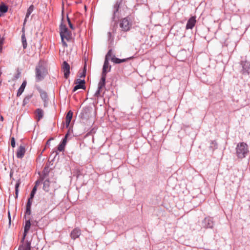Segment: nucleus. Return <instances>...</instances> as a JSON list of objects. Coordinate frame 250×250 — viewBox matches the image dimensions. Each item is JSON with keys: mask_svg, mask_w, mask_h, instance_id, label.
I'll return each mask as SVG.
<instances>
[{"mask_svg": "<svg viewBox=\"0 0 250 250\" xmlns=\"http://www.w3.org/2000/svg\"><path fill=\"white\" fill-rule=\"evenodd\" d=\"M60 34L62 42L64 47H67V42L71 41L72 39V34L69 31L66 25L62 21L60 25Z\"/></svg>", "mask_w": 250, "mask_h": 250, "instance_id": "1", "label": "nucleus"}, {"mask_svg": "<svg viewBox=\"0 0 250 250\" xmlns=\"http://www.w3.org/2000/svg\"><path fill=\"white\" fill-rule=\"evenodd\" d=\"M133 20L131 16H128L121 19L119 22V27L123 32L129 31L132 26Z\"/></svg>", "mask_w": 250, "mask_h": 250, "instance_id": "2", "label": "nucleus"}, {"mask_svg": "<svg viewBox=\"0 0 250 250\" xmlns=\"http://www.w3.org/2000/svg\"><path fill=\"white\" fill-rule=\"evenodd\" d=\"M249 153V147L248 145L241 142L237 144L236 147V153L237 157L240 159L245 158Z\"/></svg>", "mask_w": 250, "mask_h": 250, "instance_id": "3", "label": "nucleus"}, {"mask_svg": "<svg viewBox=\"0 0 250 250\" xmlns=\"http://www.w3.org/2000/svg\"><path fill=\"white\" fill-rule=\"evenodd\" d=\"M80 116L83 120L93 121L95 117V112L92 108L85 107L82 110Z\"/></svg>", "mask_w": 250, "mask_h": 250, "instance_id": "4", "label": "nucleus"}, {"mask_svg": "<svg viewBox=\"0 0 250 250\" xmlns=\"http://www.w3.org/2000/svg\"><path fill=\"white\" fill-rule=\"evenodd\" d=\"M36 79L37 82L43 80L47 73V71L42 64H39L36 67Z\"/></svg>", "mask_w": 250, "mask_h": 250, "instance_id": "5", "label": "nucleus"}, {"mask_svg": "<svg viewBox=\"0 0 250 250\" xmlns=\"http://www.w3.org/2000/svg\"><path fill=\"white\" fill-rule=\"evenodd\" d=\"M241 65L242 67L241 73L245 75H248L250 74V62L247 61H242L241 62Z\"/></svg>", "mask_w": 250, "mask_h": 250, "instance_id": "6", "label": "nucleus"}, {"mask_svg": "<svg viewBox=\"0 0 250 250\" xmlns=\"http://www.w3.org/2000/svg\"><path fill=\"white\" fill-rule=\"evenodd\" d=\"M21 244L20 245L18 250H31V243L28 241H25V239L22 241V238L21 240Z\"/></svg>", "mask_w": 250, "mask_h": 250, "instance_id": "7", "label": "nucleus"}, {"mask_svg": "<svg viewBox=\"0 0 250 250\" xmlns=\"http://www.w3.org/2000/svg\"><path fill=\"white\" fill-rule=\"evenodd\" d=\"M62 68L65 78L67 79L70 74L69 64L66 61H64L62 64Z\"/></svg>", "mask_w": 250, "mask_h": 250, "instance_id": "8", "label": "nucleus"}, {"mask_svg": "<svg viewBox=\"0 0 250 250\" xmlns=\"http://www.w3.org/2000/svg\"><path fill=\"white\" fill-rule=\"evenodd\" d=\"M122 2V0H117L113 7V16L112 19L114 21L117 17V13L119 11V9Z\"/></svg>", "mask_w": 250, "mask_h": 250, "instance_id": "9", "label": "nucleus"}, {"mask_svg": "<svg viewBox=\"0 0 250 250\" xmlns=\"http://www.w3.org/2000/svg\"><path fill=\"white\" fill-rule=\"evenodd\" d=\"M196 23V17L195 16H192L190 17L186 24V28L187 30L188 29H192Z\"/></svg>", "mask_w": 250, "mask_h": 250, "instance_id": "10", "label": "nucleus"}, {"mask_svg": "<svg viewBox=\"0 0 250 250\" xmlns=\"http://www.w3.org/2000/svg\"><path fill=\"white\" fill-rule=\"evenodd\" d=\"M77 84L73 88V91L75 92L79 89H85V81L84 80L77 79L76 82Z\"/></svg>", "mask_w": 250, "mask_h": 250, "instance_id": "11", "label": "nucleus"}, {"mask_svg": "<svg viewBox=\"0 0 250 250\" xmlns=\"http://www.w3.org/2000/svg\"><path fill=\"white\" fill-rule=\"evenodd\" d=\"M81 234V230L80 229L77 228L73 229L71 233L70 237L72 239H76L78 238Z\"/></svg>", "mask_w": 250, "mask_h": 250, "instance_id": "12", "label": "nucleus"}, {"mask_svg": "<svg viewBox=\"0 0 250 250\" xmlns=\"http://www.w3.org/2000/svg\"><path fill=\"white\" fill-rule=\"evenodd\" d=\"M25 153V147L22 146H20L17 150L16 156L18 158H22L23 157Z\"/></svg>", "mask_w": 250, "mask_h": 250, "instance_id": "13", "label": "nucleus"}, {"mask_svg": "<svg viewBox=\"0 0 250 250\" xmlns=\"http://www.w3.org/2000/svg\"><path fill=\"white\" fill-rule=\"evenodd\" d=\"M31 227V223L30 219H28V220H26L25 223V226H24V233H23V236L22 237V241L25 239V238L27 235V233H28V231L29 230Z\"/></svg>", "mask_w": 250, "mask_h": 250, "instance_id": "14", "label": "nucleus"}, {"mask_svg": "<svg viewBox=\"0 0 250 250\" xmlns=\"http://www.w3.org/2000/svg\"><path fill=\"white\" fill-rule=\"evenodd\" d=\"M68 126H69V127L68 128L67 133L65 134L64 138L62 140V141L60 143L64 146L66 144L67 139L69 137L70 134L72 133V129L71 128H72L73 126H66L67 127H68Z\"/></svg>", "mask_w": 250, "mask_h": 250, "instance_id": "15", "label": "nucleus"}, {"mask_svg": "<svg viewBox=\"0 0 250 250\" xmlns=\"http://www.w3.org/2000/svg\"><path fill=\"white\" fill-rule=\"evenodd\" d=\"M106 77V74H102L101 79L98 83V87L99 88V89H102L105 87Z\"/></svg>", "mask_w": 250, "mask_h": 250, "instance_id": "16", "label": "nucleus"}, {"mask_svg": "<svg viewBox=\"0 0 250 250\" xmlns=\"http://www.w3.org/2000/svg\"><path fill=\"white\" fill-rule=\"evenodd\" d=\"M132 57L128 58L126 59H120L115 57V56H113V57L111 58V61L115 63H120L122 62H124L127 61L128 60L131 59Z\"/></svg>", "mask_w": 250, "mask_h": 250, "instance_id": "17", "label": "nucleus"}, {"mask_svg": "<svg viewBox=\"0 0 250 250\" xmlns=\"http://www.w3.org/2000/svg\"><path fill=\"white\" fill-rule=\"evenodd\" d=\"M26 85V81H24L22 82V83L21 85V86L20 87V88L18 90V92L17 93V96L18 97L21 96V94L23 93V92L24 90Z\"/></svg>", "mask_w": 250, "mask_h": 250, "instance_id": "18", "label": "nucleus"}, {"mask_svg": "<svg viewBox=\"0 0 250 250\" xmlns=\"http://www.w3.org/2000/svg\"><path fill=\"white\" fill-rule=\"evenodd\" d=\"M73 114L72 111L71 110L67 112L65 117V125H69L73 116Z\"/></svg>", "mask_w": 250, "mask_h": 250, "instance_id": "19", "label": "nucleus"}, {"mask_svg": "<svg viewBox=\"0 0 250 250\" xmlns=\"http://www.w3.org/2000/svg\"><path fill=\"white\" fill-rule=\"evenodd\" d=\"M109 67V71L110 69L111 66H109L108 61L106 60H104V65H103V72H102V75H104V74H106V75L107 69Z\"/></svg>", "mask_w": 250, "mask_h": 250, "instance_id": "20", "label": "nucleus"}, {"mask_svg": "<svg viewBox=\"0 0 250 250\" xmlns=\"http://www.w3.org/2000/svg\"><path fill=\"white\" fill-rule=\"evenodd\" d=\"M37 120L39 121L42 118L43 116V111L41 108H38L36 111Z\"/></svg>", "mask_w": 250, "mask_h": 250, "instance_id": "21", "label": "nucleus"}, {"mask_svg": "<svg viewBox=\"0 0 250 250\" xmlns=\"http://www.w3.org/2000/svg\"><path fill=\"white\" fill-rule=\"evenodd\" d=\"M205 223H208L206 225V227L207 228H212L213 226V222L210 218H206L204 220Z\"/></svg>", "mask_w": 250, "mask_h": 250, "instance_id": "22", "label": "nucleus"}, {"mask_svg": "<svg viewBox=\"0 0 250 250\" xmlns=\"http://www.w3.org/2000/svg\"><path fill=\"white\" fill-rule=\"evenodd\" d=\"M50 181L49 179H46L43 182V189L45 191L49 190Z\"/></svg>", "mask_w": 250, "mask_h": 250, "instance_id": "23", "label": "nucleus"}, {"mask_svg": "<svg viewBox=\"0 0 250 250\" xmlns=\"http://www.w3.org/2000/svg\"><path fill=\"white\" fill-rule=\"evenodd\" d=\"M39 93L40 94V96H41L42 99L44 101H46L48 98V95H47V93L45 91L42 90L41 89H40L39 90Z\"/></svg>", "mask_w": 250, "mask_h": 250, "instance_id": "24", "label": "nucleus"}, {"mask_svg": "<svg viewBox=\"0 0 250 250\" xmlns=\"http://www.w3.org/2000/svg\"><path fill=\"white\" fill-rule=\"evenodd\" d=\"M8 7L5 4L0 5V17L8 11Z\"/></svg>", "mask_w": 250, "mask_h": 250, "instance_id": "25", "label": "nucleus"}, {"mask_svg": "<svg viewBox=\"0 0 250 250\" xmlns=\"http://www.w3.org/2000/svg\"><path fill=\"white\" fill-rule=\"evenodd\" d=\"M33 10H34V6L33 5H30V7L27 9L25 18L24 20V22H25L26 19L29 17L30 14L32 13Z\"/></svg>", "mask_w": 250, "mask_h": 250, "instance_id": "26", "label": "nucleus"}, {"mask_svg": "<svg viewBox=\"0 0 250 250\" xmlns=\"http://www.w3.org/2000/svg\"><path fill=\"white\" fill-rule=\"evenodd\" d=\"M21 42L23 49L26 48L27 46V43L26 42V39L24 33L22 34V35H21Z\"/></svg>", "mask_w": 250, "mask_h": 250, "instance_id": "27", "label": "nucleus"}, {"mask_svg": "<svg viewBox=\"0 0 250 250\" xmlns=\"http://www.w3.org/2000/svg\"><path fill=\"white\" fill-rule=\"evenodd\" d=\"M113 56L114 55L113 54L112 50V49H110L105 56V60L109 61V60L110 59L111 60V58L113 57Z\"/></svg>", "mask_w": 250, "mask_h": 250, "instance_id": "28", "label": "nucleus"}, {"mask_svg": "<svg viewBox=\"0 0 250 250\" xmlns=\"http://www.w3.org/2000/svg\"><path fill=\"white\" fill-rule=\"evenodd\" d=\"M21 184L20 180H18L15 185V198H17L19 193V188Z\"/></svg>", "mask_w": 250, "mask_h": 250, "instance_id": "29", "label": "nucleus"}, {"mask_svg": "<svg viewBox=\"0 0 250 250\" xmlns=\"http://www.w3.org/2000/svg\"><path fill=\"white\" fill-rule=\"evenodd\" d=\"M32 97V94L26 96L23 99V104L25 105L27 104H28Z\"/></svg>", "mask_w": 250, "mask_h": 250, "instance_id": "30", "label": "nucleus"}, {"mask_svg": "<svg viewBox=\"0 0 250 250\" xmlns=\"http://www.w3.org/2000/svg\"><path fill=\"white\" fill-rule=\"evenodd\" d=\"M31 206H26V210L25 212L24 217H26V215H30L31 214Z\"/></svg>", "mask_w": 250, "mask_h": 250, "instance_id": "31", "label": "nucleus"}, {"mask_svg": "<svg viewBox=\"0 0 250 250\" xmlns=\"http://www.w3.org/2000/svg\"><path fill=\"white\" fill-rule=\"evenodd\" d=\"M97 130V128L96 127H93L92 128L90 129V131H88L85 135L86 136H88L89 135H91L93 134H94L96 132V131Z\"/></svg>", "mask_w": 250, "mask_h": 250, "instance_id": "32", "label": "nucleus"}, {"mask_svg": "<svg viewBox=\"0 0 250 250\" xmlns=\"http://www.w3.org/2000/svg\"><path fill=\"white\" fill-rule=\"evenodd\" d=\"M36 191H37V188H36V185H35L34 188H33L32 190V191L30 193V197H31V198H33L34 197V195L36 192Z\"/></svg>", "mask_w": 250, "mask_h": 250, "instance_id": "33", "label": "nucleus"}, {"mask_svg": "<svg viewBox=\"0 0 250 250\" xmlns=\"http://www.w3.org/2000/svg\"><path fill=\"white\" fill-rule=\"evenodd\" d=\"M67 21H68V23L69 24V27L72 29V30H74L75 29V28L74 27V26L73 25V24H72L69 18H68V16H67Z\"/></svg>", "mask_w": 250, "mask_h": 250, "instance_id": "34", "label": "nucleus"}, {"mask_svg": "<svg viewBox=\"0 0 250 250\" xmlns=\"http://www.w3.org/2000/svg\"><path fill=\"white\" fill-rule=\"evenodd\" d=\"M65 146L63 145H62V144H60L58 146V150L60 151H62L64 149Z\"/></svg>", "mask_w": 250, "mask_h": 250, "instance_id": "35", "label": "nucleus"}, {"mask_svg": "<svg viewBox=\"0 0 250 250\" xmlns=\"http://www.w3.org/2000/svg\"><path fill=\"white\" fill-rule=\"evenodd\" d=\"M86 73L85 66L84 67L83 72L80 73V77H85Z\"/></svg>", "mask_w": 250, "mask_h": 250, "instance_id": "36", "label": "nucleus"}, {"mask_svg": "<svg viewBox=\"0 0 250 250\" xmlns=\"http://www.w3.org/2000/svg\"><path fill=\"white\" fill-rule=\"evenodd\" d=\"M11 144L12 147H15L16 146L15 140L14 137H12L11 139Z\"/></svg>", "mask_w": 250, "mask_h": 250, "instance_id": "37", "label": "nucleus"}, {"mask_svg": "<svg viewBox=\"0 0 250 250\" xmlns=\"http://www.w3.org/2000/svg\"><path fill=\"white\" fill-rule=\"evenodd\" d=\"M33 198H31L30 197L28 198L26 206H31L32 201H33Z\"/></svg>", "mask_w": 250, "mask_h": 250, "instance_id": "38", "label": "nucleus"}, {"mask_svg": "<svg viewBox=\"0 0 250 250\" xmlns=\"http://www.w3.org/2000/svg\"><path fill=\"white\" fill-rule=\"evenodd\" d=\"M101 89H99V88L98 87V89L95 94L96 96L98 97L99 96H101Z\"/></svg>", "mask_w": 250, "mask_h": 250, "instance_id": "39", "label": "nucleus"}, {"mask_svg": "<svg viewBox=\"0 0 250 250\" xmlns=\"http://www.w3.org/2000/svg\"><path fill=\"white\" fill-rule=\"evenodd\" d=\"M54 139V138L53 137H51L46 142V146H50V141H52V140H53Z\"/></svg>", "mask_w": 250, "mask_h": 250, "instance_id": "40", "label": "nucleus"}, {"mask_svg": "<svg viewBox=\"0 0 250 250\" xmlns=\"http://www.w3.org/2000/svg\"><path fill=\"white\" fill-rule=\"evenodd\" d=\"M20 72H18V74L15 76V78L16 79H18L19 78L20 76Z\"/></svg>", "mask_w": 250, "mask_h": 250, "instance_id": "41", "label": "nucleus"}, {"mask_svg": "<svg viewBox=\"0 0 250 250\" xmlns=\"http://www.w3.org/2000/svg\"><path fill=\"white\" fill-rule=\"evenodd\" d=\"M2 49V43L0 42V52H1Z\"/></svg>", "mask_w": 250, "mask_h": 250, "instance_id": "42", "label": "nucleus"}, {"mask_svg": "<svg viewBox=\"0 0 250 250\" xmlns=\"http://www.w3.org/2000/svg\"><path fill=\"white\" fill-rule=\"evenodd\" d=\"M39 183H40V181H37L36 182V185H36V187H37V186L38 185V184H39Z\"/></svg>", "mask_w": 250, "mask_h": 250, "instance_id": "43", "label": "nucleus"}, {"mask_svg": "<svg viewBox=\"0 0 250 250\" xmlns=\"http://www.w3.org/2000/svg\"><path fill=\"white\" fill-rule=\"evenodd\" d=\"M0 120L1 121H3V117L2 116H0Z\"/></svg>", "mask_w": 250, "mask_h": 250, "instance_id": "44", "label": "nucleus"}, {"mask_svg": "<svg viewBox=\"0 0 250 250\" xmlns=\"http://www.w3.org/2000/svg\"><path fill=\"white\" fill-rule=\"evenodd\" d=\"M137 1L138 2H142L141 0H137Z\"/></svg>", "mask_w": 250, "mask_h": 250, "instance_id": "45", "label": "nucleus"}, {"mask_svg": "<svg viewBox=\"0 0 250 250\" xmlns=\"http://www.w3.org/2000/svg\"><path fill=\"white\" fill-rule=\"evenodd\" d=\"M1 74H2V72H1V71L0 70V77L1 76Z\"/></svg>", "mask_w": 250, "mask_h": 250, "instance_id": "46", "label": "nucleus"}]
</instances>
